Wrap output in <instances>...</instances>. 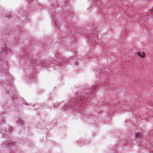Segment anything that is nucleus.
I'll list each match as a JSON object with an SVG mask.
<instances>
[{
	"label": "nucleus",
	"instance_id": "nucleus-4",
	"mask_svg": "<svg viewBox=\"0 0 153 153\" xmlns=\"http://www.w3.org/2000/svg\"><path fill=\"white\" fill-rule=\"evenodd\" d=\"M10 143L7 142H4L2 144V146L3 147H8V146H10V145L9 144Z\"/></svg>",
	"mask_w": 153,
	"mask_h": 153
},
{
	"label": "nucleus",
	"instance_id": "nucleus-7",
	"mask_svg": "<svg viewBox=\"0 0 153 153\" xmlns=\"http://www.w3.org/2000/svg\"><path fill=\"white\" fill-rule=\"evenodd\" d=\"M3 48L4 50L7 53V54L9 53H8V51H9V49H8V48L7 49H5V48Z\"/></svg>",
	"mask_w": 153,
	"mask_h": 153
},
{
	"label": "nucleus",
	"instance_id": "nucleus-6",
	"mask_svg": "<svg viewBox=\"0 0 153 153\" xmlns=\"http://www.w3.org/2000/svg\"><path fill=\"white\" fill-rule=\"evenodd\" d=\"M136 137L137 138H142L143 136L141 133H136Z\"/></svg>",
	"mask_w": 153,
	"mask_h": 153
},
{
	"label": "nucleus",
	"instance_id": "nucleus-3",
	"mask_svg": "<svg viewBox=\"0 0 153 153\" xmlns=\"http://www.w3.org/2000/svg\"><path fill=\"white\" fill-rule=\"evenodd\" d=\"M86 114L85 113L82 114L81 116V118L82 120V121L85 122L86 121Z\"/></svg>",
	"mask_w": 153,
	"mask_h": 153
},
{
	"label": "nucleus",
	"instance_id": "nucleus-8",
	"mask_svg": "<svg viewBox=\"0 0 153 153\" xmlns=\"http://www.w3.org/2000/svg\"><path fill=\"white\" fill-rule=\"evenodd\" d=\"M30 63H31V61H30V60L28 59V60H27V62L26 64L27 65H29L30 64Z\"/></svg>",
	"mask_w": 153,
	"mask_h": 153
},
{
	"label": "nucleus",
	"instance_id": "nucleus-1",
	"mask_svg": "<svg viewBox=\"0 0 153 153\" xmlns=\"http://www.w3.org/2000/svg\"><path fill=\"white\" fill-rule=\"evenodd\" d=\"M12 131L13 129L10 126H8L5 130L4 134L5 135H8V134L12 133Z\"/></svg>",
	"mask_w": 153,
	"mask_h": 153
},
{
	"label": "nucleus",
	"instance_id": "nucleus-2",
	"mask_svg": "<svg viewBox=\"0 0 153 153\" xmlns=\"http://www.w3.org/2000/svg\"><path fill=\"white\" fill-rule=\"evenodd\" d=\"M2 108H4L5 110H3L4 112H0V117H2L3 118H4V115L6 114V113L4 111H6V110L8 108L7 106H6L4 107V106H2Z\"/></svg>",
	"mask_w": 153,
	"mask_h": 153
},
{
	"label": "nucleus",
	"instance_id": "nucleus-12",
	"mask_svg": "<svg viewBox=\"0 0 153 153\" xmlns=\"http://www.w3.org/2000/svg\"><path fill=\"white\" fill-rule=\"evenodd\" d=\"M6 65V64H5L4 65V66H5V65Z\"/></svg>",
	"mask_w": 153,
	"mask_h": 153
},
{
	"label": "nucleus",
	"instance_id": "nucleus-11",
	"mask_svg": "<svg viewBox=\"0 0 153 153\" xmlns=\"http://www.w3.org/2000/svg\"><path fill=\"white\" fill-rule=\"evenodd\" d=\"M89 93H88V94H86V95H87H87L88 94H89Z\"/></svg>",
	"mask_w": 153,
	"mask_h": 153
},
{
	"label": "nucleus",
	"instance_id": "nucleus-5",
	"mask_svg": "<svg viewBox=\"0 0 153 153\" xmlns=\"http://www.w3.org/2000/svg\"><path fill=\"white\" fill-rule=\"evenodd\" d=\"M137 54L141 58L144 57L145 56V53L144 52L138 53Z\"/></svg>",
	"mask_w": 153,
	"mask_h": 153
},
{
	"label": "nucleus",
	"instance_id": "nucleus-10",
	"mask_svg": "<svg viewBox=\"0 0 153 153\" xmlns=\"http://www.w3.org/2000/svg\"><path fill=\"white\" fill-rule=\"evenodd\" d=\"M53 107H54V109H55V108L56 106H54Z\"/></svg>",
	"mask_w": 153,
	"mask_h": 153
},
{
	"label": "nucleus",
	"instance_id": "nucleus-9",
	"mask_svg": "<svg viewBox=\"0 0 153 153\" xmlns=\"http://www.w3.org/2000/svg\"><path fill=\"white\" fill-rule=\"evenodd\" d=\"M16 124L18 125H20V122L19 120H18L16 121Z\"/></svg>",
	"mask_w": 153,
	"mask_h": 153
}]
</instances>
